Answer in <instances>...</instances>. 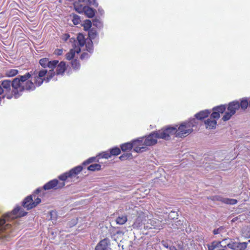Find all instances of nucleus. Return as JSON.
<instances>
[{
	"label": "nucleus",
	"instance_id": "7",
	"mask_svg": "<svg viewBox=\"0 0 250 250\" xmlns=\"http://www.w3.org/2000/svg\"><path fill=\"white\" fill-rule=\"evenodd\" d=\"M136 140L133 141L132 143H126L122 144L121 146V148L123 151H125L131 149L132 147H134V151L137 153H141L146 150V146H139L138 144H135Z\"/></svg>",
	"mask_w": 250,
	"mask_h": 250
},
{
	"label": "nucleus",
	"instance_id": "43",
	"mask_svg": "<svg viewBox=\"0 0 250 250\" xmlns=\"http://www.w3.org/2000/svg\"><path fill=\"white\" fill-rule=\"evenodd\" d=\"M169 250H183V249L181 248L180 249L177 250L174 246H172L169 247Z\"/></svg>",
	"mask_w": 250,
	"mask_h": 250
},
{
	"label": "nucleus",
	"instance_id": "50",
	"mask_svg": "<svg viewBox=\"0 0 250 250\" xmlns=\"http://www.w3.org/2000/svg\"><path fill=\"white\" fill-rule=\"evenodd\" d=\"M216 250H226L225 249V248H223V249H217Z\"/></svg>",
	"mask_w": 250,
	"mask_h": 250
},
{
	"label": "nucleus",
	"instance_id": "26",
	"mask_svg": "<svg viewBox=\"0 0 250 250\" xmlns=\"http://www.w3.org/2000/svg\"><path fill=\"white\" fill-rule=\"evenodd\" d=\"M85 46L86 48V50L90 53L92 52L93 51V42L92 40H89L85 43Z\"/></svg>",
	"mask_w": 250,
	"mask_h": 250
},
{
	"label": "nucleus",
	"instance_id": "27",
	"mask_svg": "<svg viewBox=\"0 0 250 250\" xmlns=\"http://www.w3.org/2000/svg\"><path fill=\"white\" fill-rule=\"evenodd\" d=\"M110 152L111 155L116 156L119 155L121 152L120 149L118 147H115L110 149Z\"/></svg>",
	"mask_w": 250,
	"mask_h": 250
},
{
	"label": "nucleus",
	"instance_id": "14",
	"mask_svg": "<svg viewBox=\"0 0 250 250\" xmlns=\"http://www.w3.org/2000/svg\"><path fill=\"white\" fill-rule=\"evenodd\" d=\"M55 67L57 68L56 74L62 75L66 69L65 62L63 61L59 63L58 62Z\"/></svg>",
	"mask_w": 250,
	"mask_h": 250
},
{
	"label": "nucleus",
	"instance_id": "3",
	"mask_svg": "<svg viewBox=\"0 0 250 250\" xmlns=\"http://www.w3.org/2000/svg\"><path fill=\"white\" fill-rule=\"evenodd\" d=\"M196 119L193 118L188 122L182 123L178 128L176 127H176H167L165 128V130L167 131L168 139L172 136L180 138L187 136L193 131L192 127L196 125Z\"/></svg>",
	"mask_w": 250,
	"mask_h": 250
},
{
	"label": "nucleus",
	"instance_id": "40",
	"mask_svg": "<svg viewBox=\"0 0 250 250\" xmlns=\"http://www.w3.org/2000/svg\"><path fill=\"white\" fill-rule=\"evenodd\" d=\"M89 57V55L87 53H83L81 56V59H83L84 58H88Z\"/></svg>",
	"mask_w": 250,
	"mask_h": 250
},
{
	"label": "nucleus",
	"instance_id": "41",
	"mask_svg": "<svg viewBox=\"0 0 250 250\" xmlns=\"http://www.w3.org/2000/svg\"><path fill=\"white\" fill-rule=\"evenodd\" d=\"M161 243L162 245L165 247L166 248H168V245L167 242H166L165 241H162Z\"/></svg>",
	"mask_w": 250,
	"mask_h": 250
},
{
	"label": "nucleus",
	"instance_id": "37",
	"mask_svg": "<svg viewBox=\"0 0 250 250\" xmlns=\"http://www.w3.org/2000/svg\"><path fill=\"white\" fill-rule=\"evenodd\" d=\"M96 158L95 157H91V158H89L88 160H87L86 161L83 162V165H86L87 164H89L95 161L96 160Z\"/></svg>",
	"mask_w": 250,
	"mask_h": 250
},
{
	"label": "nucleus",
	"instance_id": "33",
	"mask_svg": "<svg viewBox=\"0 0 250 250\" xmlns=\"http://www.w3.org/2000/svg\"><path fill=\"white\" fill-rule=\"evenodd\" d=\"M72 21L75 25L79 24L81 21L80 17L76 15H74Z\"/></svg>",
	"mask_w": 250,
	"mask_h": 250
},
{
	"label": "nucleus",
	"instance_id": "9",
	"mask_svg": "<svg viewBox=\"0 0 250 250\" xmlns=\"http://www.w3.org/2000/svg\"><path fill=\"white\" fill-rule=\"evenodd\" d=\"M226 109L225 105H221L213 108V112L211 114L210 118L215 119L216 121L218 120L220 116V113H223Z\"/></svg>",
	"mask_w": 250,
	"mask_h": 250
},
{
	"label": "nucleus",
	"instance_id": "30",
	"mask_svg": "<svg viewBox=\"0 0 250 250\" xmlns=\"http://www.w3.org/2000/svg\"><path fill=\"white\" fill-rule=\"evenodd\" d=\"M71 65L73 68L76 70L79 69L80 67L79 62L77 60H72L71 62Z\"/></svg>",
	"mask_w": 250,
	"mask_h": 250
},
{
	"label": "nucleus",
	"instance_id": "36",
	"mask_svg": "<svg viewBox=\"0 0 250 250\" xmlns=\"http://www.w3.org/2000/svg\"><path fill=\"white\" fill-rule=\"evenodd\" d=\"M50 219L53 221L57 220V212L55 211H51L50 212Z\"/></svg>",
	"mask_w": 250,
	"mask_h": 250
},
{
	"label": "nucleus",
	"instance_id": "6",
	"mask_svg": "<svg viewBox=\"0 0 250 250\" xmlns=\"http://www.w3.org/2000/svg\"><path fill=\"white\" fill-rule=\"evenodd\" d=\"M240 103L237 101H233L230 102L227 108V111L225 113V115L222 118L224 121H228L235 113L236 111L239 109Z\"/></svg>",
	"mask_w": 250,
	"mask_h": 250
},
{
	"label": "nucleus",
	"instance_id": "23",
	"mask_svg": "<svg viewBox=\"0 0 250 250\" xmlns=\"http://www.w3.org/2000/svg\"><path fill=\"white\" fill-rule=\"evenodd\" d=\"M101 166L98 164H94L90 165L88 167L87 169L90 171L98 170L101 169Z\"/></svg>",
	"mask_w": 250,
	"mask_h": 250
},
{
	"label": "nucleus",
	"instance_id": "8",
	"mask_svg": "<svg viewBox=\"0 0 250 250\" xmlns=\"http://www.w3.org/2000/svg\"><path fill=\"white\" fill-rule=\"evenodd\" d=\"M229 241L227 247L233 250H245L248 246V242H237L233 241L229 238H226L223 240V242Z\"/></svg>",
	"mask_w": 250,
	"mask_h": 250
},
{
	"label": "nucleus",
	"instance_id": "34",
	"mask_svg": "<svg viewBox=\"0 0 250 250\" xmlns=\"http://www.w3.org/2000/svg\"><path fill=\"white\" fill-rule=\"evenodd\" d=\"M224 229V228L223 227H220L217 229H214L213 231V233L215 235L218 234H220L223 232Z\"/></svg>",
	"mask_w": 250,
	"mask_h": 250
},
{
	"label": "nucleus",
	"instance_id": "17",
	"mask_svg": "<svg viewBox=\"0 0 250 250\" xmlns=\"http://www.w3.org/2000/svg\"><path fill=\"white\" fill-rule=\"evenodd\" d=\"M150 224L153 227L154 229H160L163 228V225L166 224L167 223H164L162 224V222L159 220H156L155 219L150 220Z\"/></svg>",
	"mask_w": 250,
	"mask_h": 250
},
{
	"label": "nucleus",
	"instance_id": "38",
	"mask_svg": "<svg viewBox=\"0 0 250 250\" xmlns=\"http://www.w3.org/2000/svg\"><path fill=\"white\" fill-rule=\"evenodd\" d=\"M177 213L176 211H171L169 213L168 218H170L171 219L177 218Z\"/></svg>",
	"mask_w": 250,
	"mask_h": 250
},
{
	"label": "nucleus",
	"instance_id": "51",
	"mask_svg": "<svg viewBox=\"0 0 250 250\" xmlns=\"http://www.w3.org/2000/svg\"><path fill=\"white\" fill-rule=\"evenodd\" d=\"M249 242H250V240H249Z\"/></svg>",
	"mask_w": 250,
	"mask_h": 250
},
{
	"label": "nucleus",
	"instance_id": "49",
	"mask_svg": "<svg viewBox=\"0 0 250 250\" xmlns=\"http://www.w3.org/2000/svg\"><path fill=\"white\" fill-rule=\"evenodd\" d=\"M3 77V76L0 73V79L2 78Z\"/></svg>",
	"mask_w": 250,
	"mask_h": 250
},
{
	"label": "nucleus",
	"instance_id": "12",
	"mask_svg": "<svg viewBox=\"0 0 250 250\" xmlns=\"http://www.w3.org/2000/svg\"><path fill=\"white\" fill-rule=\"evenodd\" d=\"M109 244V240L107 239H104L97 244L95 248V250H106Z\"/></svg>",
	"mask_w": 250,
	"mask_h": 250
},
{
	"label": "nucleus",
	"instance_id": "44",
	"mask_svg": "<svg viewBox=\"0 0 250 250\" xmlns=\"http://www.w3.org/2000/svg\"><path fill=\"white\" fill-rule=\"evenodd\" d=\"M42 189L40 188H37L34 192V194L35 196L36 194H38L41 191Z\"/></svg>",
	"mask_w": 250,
	"mask_h": 250
},
{
	"label": "nucleus",
	"instance_id": "22",
	"mask_svg": "<svg viewBox=\"0 0 250 250\" xmlns=\"http://www.w3.org/2000/svg\"><path fill=\"white\" fill-rule=\"evenodd\" d=\"M127 217L125 215L119 216L116 219V222L118 224L123 225L127 221Z\"/></svg>",
	"mask_w": 250,
	"mask_h": 250
},
{
	"label": "nucleus",
	"instance_id": "25",
	"mask_svg": "<svg viewBox=\"0 0 250 250\" xmlns=\"http://www.w3.org/2000/svg\"><path fill=\"white\" fill-rule=\"evenodd\" d=\"M41 202V199L38 197H37L35 199V201H33V203L32 204L29 205L28 206H26L28 207V208H33L36 207L38 204H39Z\"/></svg>",
	"mask_w": 250,
	"mask_h": 250
},
{
	"label": "nucleus",
	"instance_id": "18",
	"mask_svg": "<svg viewBox=\"0 0 250 250\" xmlns=\"http://www.w3.org/2000/svg\"><path fill=\"white\" fill-rule=\"evenodd\" d=\"M210 112L208 110L201 111L195 114V117L197 119L202 120L208 117Z\"/></svg>",
	"mask_w": 250,
	"mask_h": 250
},
{
	"label": "nucleus",
	"instance_id": "24",
	"mask_svg": "<svg viewBox=\"0 0 250 250\" xmlns=\"http://www.w3.org/2000/svg\"><path fill=\"white\" fill-rule=\"evenodd\" d=\"M97 35L96 30L92 28L90 30H89L88 32V37L90 38V40H92V39H94Z\"/></svg>",
	"mask_w": 250,
	"mask_h": 250
},
{
	"label": "nucleus",
	"instance_id": "15",
	"mask_svg": "<svg viewBox=\"0 0 250 250\" xmlns=\"http://www.w3.org/2000/svg\"><path fill=\"white\" fill-rule=\"evenodd\" d=\"M33 197L35 198V195H30L26 197L22 202V206L27 210L30 209L31 208H28V207H26V206H28L32 204Z\"/></svg>",
	"mask_w": 250,
	"mask_h": 250
},
{
	"label": "nucleus",
	"instance_id": "35",
	"mask_svg": "<svg viewBox=\"0 0 250 250\" xmlns=\"http://www.w3.org/2000/svg\"><path fill=\"white\" fill-rule=\"evenodd\" d=\"M92 24L97 28H100L102 26V23L98 20H94Z\"/></svg>",
	"mask_w": 250,
	"mask_h": 250
},
{
	"label": "nucleus",
	"instance_id": "10",
	"mask_svg": "<svg viewBox=\"0 0 250 250\" xmlns=\"http://www.w3.org/2000/svg\"><path fill=\"white\" fill-rule=\"evenodd\" d=\"M213 200L220 201L222 203L229 205H235L237 203V201L236 199L225 198L219 196H214L213 197Z\"/></svg>",
	"mask_w": 250,
	"mask_h": 250
},
{
	"label": "nucleus",
	"instance_id": "11",
	"mask_svg": "<svg viewBox=\"0 0 250 250\" xmlns=\"http://www.w3.org/2000/svg\"><path fill=\"white\" fill-rule=\"evenodd\" d=\"M70 51L66 54V58L68 60L73 59L75 57V53L79 54L81 52V48L77 46H73Z\"/></svg>",
	"mask_w": 250,
	"mask_h": 250
},
{
	"label": "nucleus",
	"instance_id": "4",
	"mask_svg": "<svg viewBox=\"0 0 250 250\" xmlns=\"http://www.w3.org/2000/svg\"><path fill=\"white\" fill-rule=\"evenodd\" d=\"M167 131L165 128L159 130L158 131L153 132L150 133L146 137L139 138L136 140L135 144H138L139 146H151L156 144L157 142V139H163L168 140V135L167 134ZM147 148H146V149Z\"/></svg>",
	"mask_w": 250,
	"mask_h": 250
},
{
	"label": "nucleus",
	"instance_id": "16",
	"mask_svg": "<svg viewBox=\"0 0 250 250\" xmlns=\"http://www.w3.org/2000/svg\"><path fill=\"white\" fill-rule=\"evenodd\" d=\"M217 122L215 119L210 118L208 119L205 121V124L207 128L212 129L215 127Z\"/></svg>",
	"mask_w": 250,
	"mask_h": 250
},
{
	"label": "nucleus",
	"instance_id": "2",
	"mask_svg": "<svg viewBox=\"0 0 250 250\" xmlns=\"http://www.w3.org/2000/svg\"><path fill=\"white\" fill-rule=\"evenodd\" d=\"M83 170V167L81 166H78L71 169L69 171L65 172L59 176L58 178L62 181V182H59L57 179H53L45 184L43 188L44 190H49L51 189H58L63 187L65 186V181L68 178H73L76 177L78 174Z\"/></svg>",
	"mask_w": 250,
	"mask_h": 250
},
{
	"label": "nucleus",
	"instance_id": "1",
	"mask_svg": "<svg viewBox=\"0 0 250 250\" xmlns=\"http://www.w3.org/2000/svg\"><path fill=\"white\" fill-rule=\"evenodd\" d=\"M27 212L20 207H17L12 212L4 214L0 219V239L8 240L22 229L19 220L16 219L26 215Z\"/></svg>",
	"mask_w": 250,
	"mask_h": 250
},
{
	"label": "nucleus",
	"instance_id": "21",
	"mask_svg": "<svg viewBox=\"0 0 250 250\" xmlns=\"http://www.w3.org/2000/svg\"><path fill=\"white\" fill-rule=\"evenodd\" d=\"M19 73L17 69H11L5 71V75L7 77H12L17 75Z\"/></svg>",
	"mask_w": 250,
	"mask_h": 250
},
{
	"label": "nucleus",
	"instance_id": "46",
	"mask_svg": "<svg viewBox=\"0 0 250 250\" xmlns=\"http://www.w3.org/2000/svg\"><path fill=\"white\" fill-rule=\"evenodd\" d=\"M99 12L101 13V14H102L103 13V10L102 9H99Z\"/></svg>",
	"mask_w": 250,
	"mask_h": 250
},
{
	"label": "nucleus",
	"instance_id": "29",
	"mask_svg": "<svg viewBox=\"0 0 250 250\" xmlns=\"http://www.w3.org/2000/svg\"><path fill=\"white\" fill-rule=\"evenodd\" d=\"M91 26L92 22L90 20H87L84 21V23L83 24V28L85 30H89L91 28Z\"/></svg>",
	"mask_w": 250,
	"mask_h": 250
},
{
	"label": "nucleus",
	"instance_id": "31",
	"mask_svg": "<svg viewBox=\"0 0 250 250\" xmlns=\"http://www.w3.org/2000/svg\"><path fill=\"white\" fill-rule=\"evenodd\" d=\"M132 157L131 153H125L122 154L120 157V159L121 160L124 161L129 158H131Z\"/></svg>",
	"mask_w": 250,
	"mask_h": 250
},
{
	"label": "nucleus",
	"instance_id": "48",
	"mask_svg": "<svg viewBox=\"0 0 250 250\" xmlns=\"http://www.w3.org/2000/svg\"><path fill=\"white\" fill-rule=\"evenodd\" d=\"M73 222H74L73 223V225H75V224H76V220H73Z\"/></svg>",
	"mask_w": 250,
	"mask_h": 250
},
{
	"label": "nucleus",
	"instance_id": "20",
	"mask_svg": "<svg viewBox=\"0 0 250 250\" xmlns=\"http://www.w3.org/2000/svg\"><path fill=\"white\" fill-rule=\"evenodd\" d=\"M220 247H222L220 241H213L210 245L208 246V250H216Z\"/></svg>",
	"mask_w": 250,
	"mask_h": 250
},
{
	"label": "nucleus",
	"instance_id": "5",
	"mask_svg": "<svg viewBox=\"0 0 250 250\" xmlns=\"http://www.w3.org/2000/svg\"><path fill=\"white\" fill-rule=\"evenodd\" d=\"M58 62L59 61L57 60L49 61V59L46 58L41 59L40 60L39 63L41 66L44 68L47 67L51 69V70L48 71V76L46 79L44 78L45 75L42 77L43 81H45L47 83L53 78L55 74L54 68H55Z\"/></svg>",
	"mask_w": 250,
	"mask_h": 250
},
{
	"label": "nucleus",
	"instance_id": "13",
	"mask_svg": "<svg viewBox=\"0 0 250 250\" xmlns=\"http://www.w3.org/2000/svg\"><path fill=\"white\" fill-rule=\"evenodd\" d=\"M77 40L75 42L73 46H77L80 48L81 47H83L85 43L86 42L84 38V36L82 34H79L77 36Z\"/></svg>",
	"mask_w": 250,
	"mask_h": 250
},
{
	"label": "nucleus",
	"instance_id": "42",
	"mask_svg": "<svg viewBox=\"0 0 250 250\" xmlns=\"http://www.w3.org/2000/svg\"><path fill=\"white\" fill-rule=\"evenodd\" d=\"M91 3L95 7H97L98 5V3L96 0H92V1L91 2Z\"/></svg>",
	"mask_w": 250,
	"mask_h": 250
},
{
	"label": "nucleus",
	"instance_id": "32",
	"mask_svg": "<svg viewBox=\"0 0 250 250\" xmlns=\"http://www.w3.org/2000/svg\"><path fill=\"white\" fill-rule=\"evenodd\" d=\"M97 156H101L102 158L108 159L111 157L110 152L108 151L104 152L102 153L99 154Z\"/></svg>",
	"mask_w": 250,
	"mask_h": 250
},
{
	"label": "nucleus",
	"instance_id": "47",
	"mask_svg": "<svg viewBox=\"0 0 250 250\" xmlns=\"http://www.w3.org/2000/svg\"><path fill=\"white\" fill-rule=\"evenodd\" d=\"M66 37V38H65V40H66L69 37V35H65Z\"/></svg>",
	"mask_w": 250,
	"mask_h": 250
},
{
	"label": "nucleus",
	"instance_id": "39",
	"mask_svg": "<svg viewBox=\"0 0 250 250\" xmlns=\"http://www.w3.org/2000/svg\"><path fill=\"white\" fill-rule=\"evenodd\" d=\"M62 52L63 50L62 49H57L54 51V54L58 56L62 55Z\"/></svg>",
	"mask_w": 250,
	"mask_h": 250
},
{
	"label": "nucleus",
	"instance_id": "28",
	"mask_svg": "<svg viewBox=\"0 0 250 250\" xmlns=\"http://www.w3.org/2000/svg\"><path fill=\"white\" fill-rule=\"evenodd\" d=\"M248 105H249L248 101L247 99H243L240 104V107L243 109H246Z\"/></svg>",
	"mask_w": 250,
	"mask_h": 250
},
{
	"label": "nucleus",
	"instance_id": "19",
	"mask_svg": "<svg viewBox=\"0 0 250 250\" xmlns=\"http://www.w3.org/2000/svg\"><path fill=\"white\" fill-rule=\"evenodd\" d=\"M83 10L85 14L88 17V18H92L95 15V11L94 10L89 7H84L83 8Z\"/></svg>",
	"mask_w": 250,
	"mask_h": 250
},
{
	"label": "nucleus",
	"instance_id": "45",
	"mask_svg": "<svg viewBox=\"0 0 250 250\" xmlns=\"http://www.w3.org/2000/svg\"><path fill=\"white\" fill-rule=\"evenodd\" d=\"M221 242V243H223V244H225V245L224 246V248H226L227 246V244L229 242V241H226V242H223V240L222 241H220Z\"/></svg>",
	"mask_w": 250,
	"mask_h": 250
}]
</instances>
